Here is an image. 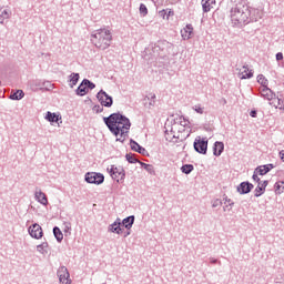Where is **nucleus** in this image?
Returning <instances> with one entry per match:
<instances>
[{
    "instance_id": "obj_49",
    "label": "nucleus",
    "mask_w": 284,
    "mask_h": 284,
    "mask_svg": "<svg viewBox=\"0 0 284 284\" xmlns=\"http://www.w3.org/2000/svg\"><path fill=\"white\" fill-rule=\"evenodd\" d=\"M250 116H252V119H256V116H257V111H256V110H252V111L250 112Z\"/></svg>"
},
{
    "instance_id": "obj_42",
    "label": "nucleus",
    "mask_w": 284,
    "mask_h": 284,
    "mask_svg": "<svg viewBox=\"0 0 284 284\" xmlns=\"http://www.w3.org/2000/svg\"><path fill=\"white\" fill-rule=\"evenodd\" d=\"M258 176H261V175L258 174V172H256V169H255L254 172H253V175H252V179H253V181H255V183H261L262 182L261 178H258Z\"/></svg>"
},
{
    "instance_id": "obj_4",
    "label": "nucleus",
    "mask_w": 284,
    "mask_h": 284,
    "mask_svg": "<svg viewBox=\"0 0 284 284\" xmlns=\"http://www.w3.org/2000/svg\"><path fill=\"white\" fill-rule=\"evenodd\" d=\"M106 170L116 183H123L125 181V169H123V166L111 165V168H108Z\"/></svg>"
},
{
    "instance_id": "obj_51",
    "label": "nucleus",
    "mask_w": 284,
    "mask_h": 284,
    "mask_svg": "<svg viewBox=\"0 0 284 284\" xmlns=\"http://www.w3.org/2000/svg\"><path fill=\"white\" fill-rule=\"evenodd\" d=\"M52 87H50V84L45 83V85L43 87V90H50Z\"/></svg>"
},
{
    "instance_id": "obj_31",
    "label": "nucleus",
    "mask_w": 284,
    "mask_h": 284,
    "mask_svg": "<svg viewBox=\"0 0 284 284\" xmlns=\"http://www.w3.org/2000/svg\"><path fill=\"white\" fill-rule=\"evenodd\" d=\"M82 83L84 88H87V92H90V90H94V88H97V84H94V82L90 81L89 79H83Z\"/></svg>"
},
{
    "instance_id": "obj_40",
    "label": "nucleus",
    "mask_w": 284,
    "mask_h": 284,
    "mask_svg": "<svg viewBox=\"0 0 284 284\" xmlns=\"http://www.w3.org/2000/svg\"><path fill=\"white\" fill-rule=\"evenodd\" d=\"M103 105H100V104H95L92 110L95 114H101V112H103Z\"/></svg>"
},
{
    "instance_id": "obj_50",
    "label": "nucleus",
    "mask_w": 284,
    "mask_h": 284,
    "mask_svg": "<svg viewBox=\"0 0 284 284\" xmlns=\"http://www.w3.org/2000/svg\"><path fill=\"white\" fill-rule=\"evenodd\" d=\"M280 158H281V161H284V150H282V151L280 152Z\"/></svg>"
},
{
    "instance_id": "obj_38",
    "label": "nucleus",
    "mask_w": 284,
    "mask_h": 284,
    "mask_svg": "<svg viewBox=\"0 0 284 284\" xmlns=\"http://www.w3.org/2000/svg\"><path fill=\"white\" fill-rule=\"evenodd\" d=\"M11 16H12V12H10L9 10H7V9L1 10L0 9V19H10Z\"/></svg>"
},
{
    "instance_id": "obj_15",
    "label": "nucleus",
    "mask_w": 284,
    "mask_h": 284,
    "mask_svg": "<svg viewBox=\"0 0 284 284\" xmlns=\"http://www.w3.org/2000/svg\"><path fill=\"white\" fill-rule=\"evenodd\" d=\"M192 34H194V27H192V24H186L185 28L181 30L183 41H189V39H192Z\"/></svg>"
},
{
    "instance_id": "obj_53",
    "label": "nucleus",
    "mask_w": 284,
    "mask_h": 284,
    "mask_svg": "<svg viewBox=\"0 0 284 284\" xmlns=\"http://www.w3.org/2000/svg\"><path fill=\"white\" fill-rule=\"evenodd\" d=\"M4 21H6V19H3V18L0 20L1 26H3Z\"/></svg>"
},
{
    "instance_id": "obj_12",
    "label": "nucleus",
    "mask_w": 284,
    "mask_h": 284,
    "mask_svg": "<svg viewBox=\"0 0 284 284\" xmlns=\"http://www.w3.org/2000/svg\"><path fill=\"white\" fill-rule=\"evenodd\" d=\"M239 194H250L252 190H254V184H252L250 181L241 182L236 187Z\"/></svg>"
},
{
    "instance_id": "obj_17",
    "label": "nucleus",
    "mask_w": 284,
    "mask_h": 284,
    "mask_svg": "<svg viewBox=\"0 0 284 284\" xmlns=\"http://www.w3.org/2000/svg\"><path fill=\"white\" fill-rule=\"evenodd\" d=\"M45 83L52 88V83H50V81L42 82L41 80H34L31 82V90H33V92H37V90H43V88H45Z\"/></svg>"
},
{
    "instance_id": "obj_24",
    "label": "nucleus",
    "mask_w": 284,
    "mask_h": 284,
    "mask_svg": "<svg viewBox=\"0 0 284 284\" xmlns=\"http://www.w3.org/2000/svg\"><path fill=\"white\" fill-rule=\"evenodd\" d=\"M222 203H224V212H230L232 210V206L234 205V201L232 199H229L227 195L223 196Z\"/></svg>"
},
{
    "instance_id": "obj_45",
    "label": "nucleus",
    "mask_w": 284,
    "mask_h": 284,
    "mask_svg": "<svg viewBox=\"0 0 284 284\" xmlns=\"http://www.w3.org/2000/svg\"><path fill=\"white\" fill-rule=\"evenodd\" d=\"M210 263L212 265H216V263H219V265H221V262L217 258H214V257H210Z\"/></svg>"
},
{
    "instance_id": "obj_44",
    "label": "nucleus",
    "mask_w": 284,
    "mask_h": 284,
    "mask_svg": "<svg viewBox=\"0 0 284 284\" xmlns=\"http://www.w3.org/2000/svg\"><path fill=\"white\" fill-rule=\"evenodd\" d=\"M222 204H223V202H222L220 199H217V200H215V201L213 202L212 207H219V205H222Z\"/></svg>"
},
{
    "instance_id": "obj_1",
    "label": "nucleus",
    "mask_w": 284,
    "mask_h": 284,
    "mask_svg": "<svg viewBox=\"0 0 284 284\" xmlns=\"http://www.w3.org/2000/svg\"><path fill=\"white\" fill-rule=\"evenodd\" d=\"M230 17L233 28H245L248 23L258 21L263 17V13L261 10L252 8L245 2H239L231 8Z\"/></svg>"
},
{
    "instance_id": "obj_47",
    "label": "nucleus",
    "mask_w": 284,
    "mask_h": 284,
    "mask_svg": "<svg viewBox=\"0 0 284 284\" xmlns=\"http://www.w3.org/2000/svg\"><path fill=\"white\" fill-rule=\"evenodd\" d=\"M275 59L276 61H283V52H277Z\"/></svg>"
},
{
    "instance_id": "obj_35",
    "label": "nucleus",
    "mask_w": 284,
    "mask_h": 284,
    "mask_svg": "<svg viewBox=\"0 0 284 284\" xmlns=\"http://www.w3.org/2000/svg\"><path fill=\"white\" fill-rule=\"evenodd\" d=\"M139 164L141 165V168H143V170H146L149 174H154V166L152 164H148L141 161L139 162Z\"/></svg>"
},
{
    "instance_id": "obj_18",
    "label": "nucleus",
    "mask_w": 284,
    "mask_h": 284,
    "mask_svg": "<svg viewBox=\"0 0 284 284\" xmlns=\"http://www.w3.org/2000/svg\"><path fill=\"white\" fill-rule=\"evenodd\" d=\"M203 12H210L213 8H216V0H202Z\"/></svg>"
},
{
    "instance_id": "obj_25",
    "label": "nucleus",
    "mask_w": 284,
    "mask_h": 284,
    "mask_svg": "<svg viewBox=\"0 0 284 284\" xmlns=\"http://www.w3.org/2000/svg\"><path fill=\"white\" fill-rule=\"evenodd\" d=\"M36 199L38 203H41V205H45L48 203V196H45V193L41 191L36 192Z\"/></svg>"
},
{
    "instance_id": "obj_34",
    "label": "nucleus",
    "mask_w": 284,
    "mask_h": 284,
    "mask_svg": "<svg viewBox=\"0 0 284 284\" xmlns=\"http://www.w3.org/2000/svg\"><path fill=\"white\" fill-rule=\"evenodd\" d=\"M125 159H126L128 163H132V164L141 162V161H139V159H136V154H132V153H126Z\"/></svg>"
},
{
    "instance_id": "obj_2",
    "label": "nucleus",
    "mask_w": 284,
    "mask_h": 284,
    "mask_svg": "<svg viewBox=\"0 0 284 284\" xmlns=\"http://www.w3.org/2000/svg\"><path fill=\"white\" fill-rule=\"evenodd\" d=\"M103 123L111 134L116 136V141L125 143V139H128V134H130V128H132V122H130L128 116L123 115L121 112L111 113L109 116L103 118Z\"/></svg>"
},
{
    "instance_id": "obj_33",
    "label": "nucleus",
    "mask_w": 284,
    "mask_h": 284,
    "mask_svg": "<svg viewBox=\"0 0 284 284\" xmlns=\"http://www.w3.org/2000/svg\"><path fill=\"white\" fill-rule=\"evenodd\" d=\"M174 128L175 126H172L171 131H165L166 141H174V139H179V136L174 135Z\"/></svg>"
},
{
    "instance_id": "obj_30",
    "label": "nucleus",
    "mask_w": 284,
    "mask_h": 284,
    "mask_svg": "<svg viewBox=\"0 0 284 284\" xmlns=\"http://www.w3.org/2000/svg\"><path fill=\"white\" fill-rule=\"evenodd\" d=\"M182 174H192L194 172V165L193 164H183L181 166Z\"/></svg>"
},
{
    "instance_id": "obj_22",
    "label": "nucleus",
    "mask_w": 284,
    "mask_h": 284,
    "mask_svg": "<svg viewBox=\"0 0 284 284\" xmlns=\"http://www.w3.org/2000/svg\"><path fill=\"white\" fill-rule=\"evenodd\" d=\"M45 120L49 121V123H59V121H61V115L48 111L45 114Z\"/></svg>"
},
{
    "instance_id": "obj_9",
    "label": "nucleus",
    "mask_w": 284,
    "mask_h": 284,
    "mask_svg": "<svg viewBox=\"0 0 284 284\" xmlns=\"http://www.w3.org/2000/svg\"><path fill=\"white\" fill-rule=\"evenodd\" d=\"M58 277L60 284H70L72 281L70 280V272H68V267L65 266H60L58 268Z\"/></svg>"
},
{
    "instance_id": "obj_36",
    "label": "nucleus",
    "mask_w": 284,
    "mask_h": 284,
    "mask_svg": "<svg viewBox=\"0 0 284 284\" xmlns=\"http://www.w3.org/2000/svg\"><path fill=\"white\" fill-rule=\"evenodd\" d=\"M37 251L40 252V254H48V242L39 244Z\"/></svg>"
},
{
    "instance_id": "obj_23",
    "label": "nucleus",
    "mask_w": 284,
    "mask_h": 284,
    "mask_svg": "<svg viewBox=\"0 0 284 284\" xmlns=\"http://www.w3.org/2000/svg\"><path fill=\"white\" fill-rule=\"evenodd\" d=\"M176 125H181L182 128H187L190 125V120L185 119V116H180L174 119L173 128H176Z\"/></svg>"
},
{
    "instance_id": "obj_16",
    "label": "nucleus",
    "mask_w": 284,
    "mask_h": 284,
    "mask_svg": "<svg viewBox=\"0 0 284 284\" xmlns=\"http://www.w3.org/2000/svg\"><path fill=\"white\" fill-rule=\"evenodd\" d=\"M274 168H275L274 164H264V165L256 166L255 170L256 172H258L260 176H265V174H268V172H272Z\"/></svg>"
},
{
    "instance_id": "obj_37",
    "label": "nucleus",
    "mask_w": 284,
    "mask_h": 284,
    "mask_svg": "<svg viewBox=\"0 0 284 284\" xmlns=\"http://www.w3.org/2000/svg\"><path fill=\"white\" fill-rule=\"evenodd\" d=\"M148 101L149 102V105L150 108H154L156 105V94L154 93H150L148 97H146Z\"/></svg>"
},
{
    "instance_id": "obj_52",
    "label": "nucleus",
    "mask_w": 284,
    "mask_h": 284,
    "mask_svg": "<svg viewBox=\"0 0 284 284\" xmlns=\"http://www.w3.org/2000/svg\"><path fill=\"white\" fill-rule=\"evenodd\" d=\"M130 230H128L126 232H124V239H128V236H130Z\"/></svg>"
},
{
    "instance_id": "obj_19",
    "label": "nucleus",
    "mask_w": 284,
    "mask_h": 284,
    "mask_svg": "<svg viewBox=\"0 0 284 284\" xmlns=\"http://www.w3.org/2000/svg\"><path fill=\"white\" fill-rule=\"evenodd\" d=\"M225 150V144L221 141H216L213 145V154L214 156H221L223 151Z\"/></svg>"
},
{
    "instance_id": "obj_32",
    "label": "nucleus",
    "mask_w": 284,
    "mask_h": 284,
    "mask_svg": "<svg viewBox=\"0 0 284 284\" xmlns=\"http://www.w3.org/2000/svg\"><path fill=\"white\" fill-rule=\"evenodd\" d=\"M274 192H275V194H283V192H284V182H281V181L276 182L274 184Z\"/></svg>"
},
{
    "instance_id": "obj_54",
    "label": "nucleus",
    "mask_w": 284,
    "mask_h": 284,
    "mask_svg": "<svg viewBox=\"0 0 284 284\" xmlns=\"http://www.w3.org/2000/svg\"><path fill=\"white\" fill-rule=\"evenodd\" d=\"M222 103H224V104H225V103H227V100H225V99H222Z\"/></svg>"
},
{
    "instance_id": "obj_8",
    "label": "nucleus",
    "mask_w": 284,
    "mask_h": 284,
    "mask_svg": "<svg viewBox=\"0 0 284 284\" xmlns=\"http://www.w3.org/2000/svg\"><path fill=\"white\" fill-rule=\"evenodd\" d=\"M97 99L99 103L104 108H110L114 104V99H112V97L108 94V92H105L104 90H100L97 93Z\"/></svg>"
},
{
    "instance_id": "obj_20",
    "label": "nucleus",
    "mask_w": 284,
    "mask_h": 284,
    "mask_svg": "<svg viewBox=\"0 0 284 284\" xmlns=\"http://www.w3.org/2000/svg\"><path fill=\"white\" fill-rule=\"evenodd\" d=\"M135 219L136 217L134 215H130L122 220L121 225L124 230H132V225H134Z\"/></svg>"
},
{
    "instance_id": "obj_7",
    "label": "nucleus",
    "mask_w": 284,
    "mask_h": 284,
    "mask_svg": "<svg viewBox=\"0 0 284 284\" xmlns=\"http://www.w3.org/2000/svg\"><path fill=\"white\" fill-rule=\"evenodd\" d=\"M257 83H261V85L263 87L262 92L265 94L268 101H272V99L276 97V93H273L272 89L267 88L268 81L265 79V75L258 74Z\"/></svg>"
},
{
    "instance_id": "obj_29",
    "label": "nucleus",
    "mask_w": 284,
    "mask_h": 284,
    "mask_svg": "<svg viewBox=\"0 0 284 284\" xmlns=\"http://www.w3.org/2000/svg\"><path fill=\"white\" fill-rule=\"evenodd\" d=\"M243 69L241 79H252L254 77V71L247 69V65H243Z\"/></svg>"
},
{
    "instance_id": "obj_39",
    "label": "nucleus",
    "mask_w": 284,
    "mask_h": 284,
    "mask_svg": "<svg viewBox=\"0 0 284 284\" xmlns=\"http://www.w3.org/2000/svg\"><path fill=\"white\" fill-rule=\"evenodd\" d=\"M139 12L141 17H148V7L144 3L140 4Z\"/></svg>"
},
{
    "instance_id": "obj_5",
    "label": "nucleus",
    "mask_w": 284,
    "mask_h": 284,
    "mask_svg": "<svg viewBox=\"0 0 284 284\" xmlns=\"http://www.w3.org/2000/svg\"><path fill=\"white\" fill-rule=\"evenodd\" d=\"M84 181L93 185H101L105 181V175L97 172H88L84 175Z\"/></svg>"
},
{
    "instance_id": "obj_46",
    "label": "nucleus",
    "mask_w": 284,
    "mask_h": 284,
    "mask_svg": "<svg viewBox=\"0 0 284 284\" xmlns=\"http://www.w3.org/2000/svg\"><path fill=\"white\" fill-rule=\"evenodd\" d=\"M170 17H174V11H172V9H168L166 11V20L170 19Z\"/></svg>"
},
{
    "instance_id": "obj_26",
    "label": "nucleus",
    "mask_w": 284,
    "mask_h": 284,
    "mask_svg": "<svg viewBox=\"0 0 284 284\" xmlns=\"http://www.w3.org/2000/svg\"><path fill=\"white\" fill-rule=\"evenodd\" d=\"M79 79H81V75L79 73H71L69 75V81H70V88H74L77 83H79Z\"/></svg>"
},
{
    "instance_id": "obj_48",
    "label": "nucleus",
    "mask_w": 284,
    "mask_h": 284,
    "mask_svg": "<svg viewBox=\"0 0 284 284\" xmlns=\"http://www.w3.org/2000/svg\"><path fill=\"white\" fill-rule=\"evenodd\" d=\"M277 105L280 108V110H284V104H283V100L277 98Z\"/></svg>"
},
{
    "instance_id": "obj_6",
    "label": "nucleus",
    "mask_w": 284,
    "mask_h": 284,
    "mask_svg": "<svg viewBox=\"0 0 284 284\" xmlns=\"http://www.w3.org/2000/svg\"><path fill=\"white\" fill-rule=\"evenodd\" d=\"M207 138L196 136L193 142V148L197 154H207Z\"/></svg>"
},
{
    "instance_id": "obj_21",
    "label": "nucleus",
    "mask_w": 284,
    "mask_h": 284,
    "mask_svg": "<svg viewBox=\"0 0 284 284\" xmlns=\"http://www.w3.org/2000/svg\"><path fill=\"white\" fill-rule=\"evenodd\" d=\"M26 97V93L23 92V90H16V91H11L9 99H11V101H21V99H23Z\"/></svg>"
},
{
    "instance_id": "obj_11",
    "label": "nucleus",
    "mask_w": 284,
    "mask_h": 284,
    "mask_svg": "<svg viewBox=\"0 0 284 284\" xmlns=\"http://www.w3.org/2000/svg\"><path fill=\"white\" fill-rule=\"evenodd\" d=\"M130 145L133 152H138V154H141L142 156H150L148 150L141 146V144H139V142L134 141L133 139L130 140Z\"/></svg>"
},
{
    "instance_id": "obj_27",
    "label": "nucleus",
    "mask_w": 284,
    "mask_h": 284,
    "mask_svg": "<svg viewBox=\"0 0 284 284\" xmlns=\"http://www.w3.org/2000/svg\"><path fill=\"white\" fill-rule=\"evenodd\" d=\"M53 236L58 241V243H61L63 241V232H61V229H59V226L53 227Z\"/></svg>"
},
{
    "instance_id": "obj_28",
    "label": "nucleus",
    "mask_w": 284,
    "mask_h": 284,
    "mask_svg": "<svg viewBox=\"0 0 284 284\" xmlns=\"http://www.w3.org/2000/svg\"><path fill=\"white\" fill-rule=\"evenodd\" d=\"M88 89L85 88V85L83 84V82H81L78 87V89L75 90V94L78 97H85V94H88Z\"/></svg>"
},
{
    "instance_id": "obj_14",
    "label": "nucleus",
    "mask_w": 284,
    "mask_h": 284,
    "mask_svg": "<svg viewBox=\"0 0 284 284\" xmlns=\"http://www.w3.org/2000/svg\"><path fill=\"white\" fill-rule=\"evenodd\" d=\"M267 185H270V181H267V180H264V181L257 183V186L254 190V196L256 199H258V196H263V194H265V190H266Z\"/></svg>"
},
{
    "instance_id": "obj_41",
    "label": "nucleus",
    "mask_w": 284,
    "mask_h": 284,
    "mask_svg": "<svg viewBox=\"0 0 284 284\" xmlns=\"http://www.w3.org/2000/svg\"><path fill=\"white\" fill-rule=\"evenodd\" d=\"M194 112H196L197 114H203L204 112V108L201 106V104H195L193 108Z\"/></svg>"
},
{
    "instance_id": "obj_43",
    "label": "nucleus",
    "mask_w": 284,
    "mask_h": 284,
    "mask_svg": "<svg viewBox=\"0 0 284 284\" xmlns=\"http://www.w3.org/2000/svg\"><path fill=\"white\" fill-rule=\"evenodd\" d=\"M159 17H161V19H168V9L159 11Z\"/></svg>"
},
{
    "instance_id": "obj_13",
    "label": "nucleus",
    "mask_w": 284,
    "mask_h": 284,
    "mask_svg": "<svg viewBox=\"0 0 284 284\" xmlns=\"http://www.w3.org/2000/svg\"><path fill=\"white\" fill-rule=\"evenodd\" d=\"M109 232L113 234H123L125 229L121 225V219H116L111 225H109Z\"/></svg>"
},
{
    "instance_id": "obj_3",
    "label": "nucleus",
    "mask_w": 284,
    "mask_h": 284,
    "mask_svg": "<svg viewBox=\"0 0 284 284\" xmlns=\"http://www.w3.org/2000/svg\"><path fill=\"white\" fill-rule=\"evenodd\" d=\"M91 42L98 50H108L112 43V32L102 28L91 33Z\"/></svg>"
},
{
    "instance_id": "obj_10",
    "label": "nucleus",
    "mask_w": 284,
    "mask_h": 284,
    "mask_svg": "<svg viewBox=\"0 0 284 284\" xmlns=\"http://www.w3.org/2000/svg\"><path fill=\"white\" fill-rule=\"evenodd\" d=\"M28 232L32 239H43V229L38 223H34L31 226H29Z\"/></svg>"
}]
</instances>
